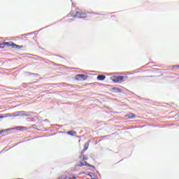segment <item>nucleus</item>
<instances>
[{"mask_svg": "<svg viewBox=\"0 0 179 179\" xmlns=\"http://www.w3.org/2000/svg\"><path fill=\"white\" fill-rule=\"evenodd\" d=\"M97 80H104L106 79V76L99 75L96 78Z\"/></svg>", "mask_w": 179, "mask_h": 179, "instance_id": "nucleus-12", "label": "nucleus"}, {"mask_svg": "<svg viewBox=\"0 0 179 179\" xmlns=\"http://www.w3.org/2000/svg\"><path fill=\"white\" fill-rule=\"evenodd\" d=\"M125 117H127V118H129L130 120L136 118V115L132 113L127 114Z\"/></svg>", "mask_w": 179, "mask_h": 179, "instance_id": "nucleus-7", "label": "nucleus"}, {"mask_svg": "<svg viewBox=\"0 0 179 179\" xmlns=\"http://www.w3.org/2000/svg\"><path fill=\"white\" fill-rule=\"evenodd\" d=\"M87 79V76L85 74H77L76 75V80H86Z\"/></svg>", "mask_w": 179, "mask_h": 179, "instance_id": "nucleus-3", "label": "nucleus"}, {"mask_svg": "<svg viewBox=\"0 0 179 179\" xmlns=\"http://www.w3.org/2000/svg\"><path fill=\"white\" fill-rule=\"evenodd\" d=\"M87 149H89V144H88V143H86L84 145V148L83 150V153H85Z\"/></svg>", "mask_w": 179, "mask_h": 179, "instance_id": "nucleus-13", "label": "nucleus"}, {"mask_svg": "<svg viewBox=\"0 0 179 179\" xmlns=\"http://www.w3.org/2000/svg\"><path fill=\"white\" fill-rule=\"evenodd\" d=\"M10 47H12L13 48H17L19 50L20 48H23V47H24V46H23V45L20 46L19 45H16V44L12 43H10Z\"/></svg>", "mask_w": 179, "mask_h": 179, "instance_id": "nucleus-5", "label": "nucleus"}, {"mask_svg": "<svg viewBox=\"0 0 179 179\" xmlns=\"http://www.w3.org/2000/svg\"><path fill=\"white\" fill-rule=\"evenodd\" d=\"M67 135H71V136H75V135H76V131L71 130L69 131H67Z\"/></svg>", "mask_w": 179, "mask_h": 179, "instance_id": "nucleus-11", "label": "nucleus"}, {"mask_svg": "<svg viewBox=\"0 0 179 179\" xmlns=\"http://www.w3.org/2000/svg\"><path fill=\"white\" fill-rule=\"evenodd\" d=\"M77 17H78V19H86L87 16L86 15V13L78 11L77 14Z\"/></svg>", "mask_w": 179, "mask_h": 179, "instance_id": "nucleus-4", "label": "nucleus"}, {"mask_svg": "<svg viewBox=\"0 0 179 179\" xmlns=\"http://www.w3.org/2000/svg\"><path fill=\"white\" fill-rule=\"evenodd\" d=\"M83 160H87V158H83Z\"/></svg>", "mask_w": 179, "mask_h": 179, "instance_id": "nucleus-16", "label": "nucleus"}, {"mask_svg": "<svg viewBox=\"0 0 179 179\" xmlns=\"http://www.w3.org/2000/svg\"><path fill=\"white\" fill-rule=\"evenodd\" d=\"M0 118H3V116H0Z\"/></svg>", "mask_w": 179, "mask_h": 179, "instance_id": "nucleus-17", "label": "nucleus"}, {"mask_svg": "<svg viewBox=\"0 0 179 179\" xmlns=\"http://www.w3.org/2000/svg\"><path fill=\"white\" fill-rule=\"evenodd\" d=\"M111 90L113 93H121V90L117 87H113L111 89Z\"/></svg>", "mask_w": 179, "mask_h": 179, "instance_id": "nucleus-10", "label": "nucleus"}, {"mask_svg": "<svg viewBox=\"0 0 179 179\" xmlns=\"http://www.w3.org/2000/svg\"><path fill=\"white\" fill-rule=\"evenodd\" d=\"M127 76L124 77L123 76H115L111 78V80L114 82V83H118L120 82H122L124 79H127Z\"/></svg>", "mask_w": 179, "mask_h": 179, "instance_id": "nucleus-1", "label": "nucleus"}, {"mask_svg": "<svg viewBox=\"0 0 179 179\" xmlns=\"http://www.w3.org/2000/svg\"><path fill=\"white\" fill-rule=\"evenodd\" d=\"M59 179H66V177H64V178H59Z\"/></svg>", "mask_w": 179, "mask_h": 179, "instance_id": "nucleus-15", "label": "nucleus"}, {"mask_svg": "<svg viewBox=\"0 0 179 179\" xmlns=\"http://www.w3.org/2000/svg\"><path fill=\"white\" fill-rule=\"evenodd\" d=\"M78 11H71L70 13V16H71V17H78Z\"/></svg>", "mask_w": 179, "mask_h": 179, "instance_id": "nucleus-9", "label": "nucleus"}, {"mask_svg": "<svg viewBox=\"0 0 179 179\" xmlns=\"http://www.w3.org/2000/svg\"><path fill=\"white\" fill-rule=\"evenodd\" d=\"M20 38H22V40H24L26 38V35L20 36Z\"/></svg>", "mask_w": 179, "mask_h": 179, "instance_id": "nucleus-14", "label": "nucleus"}, {"mask_svg": "<svg viewBox=\"0 0 179 179\" xmlns=\"http://www.w3.org/2000/svg\"><path fill=\"white\" fill-rule=\"evenodd\" d=\"M101 16H103V15L99 14L97 13H90V17L92 19V20H101Z\"/></svg>", "mask_w": 179, "mask_h": 179, "instance_id": "nucleus-2", "label": "nucleus"}, {"mask_svg": "<svg viewBox=\"0 0 179 179\" xmlns=\"http://www.w3.org/2000/svg\"><path fill=\"white\" fill-rule=\"evenodd\" d=\"M85 166L86 167H92L94 169V166L89 164L87 162H80V166Z\"/></svg>", "mask_w": 179, "mask_h": 179, "instance_id": "nucleus-6", "label": "nucleus"}, {"mask_svg": "<svg viewBox=\"0 0 179 179\" xmlns=\"http://www.w3.org/2000/svg\"><path fill=\"white\" fill-rule=\"evenodd\" d=\"M5 45H7V47H10V43L4 42L3 43H0V48H4Z\"/></svg>", "mask_w": 179, "mask_h": 179, "instance_id": "nucleus-8", "label": "nucleus"}, {"mask_svg": "<svg viewBox=\"0 0 179 179\" xmlns=\"http://www.w3.org/2000/svg\"><path fill=\"white\" fill-rule=\"evenodd\" d=\"M178 117H179V115H178Z\"/></svg>", "mask_w": 179, "mask_h": 179, "instance_id": "nucleus-18", "label": "nucleus"}]
</instances>
